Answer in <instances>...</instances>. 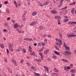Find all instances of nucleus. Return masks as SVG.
I'll return each instance as SVG.
<instances>
[{
  "label": "nucleus",
  "instance_id": "obj_1",
  "mask_svg": "<svg viewBox=\"0 0 76 76\" xmlns=\"http://www.w3.org/2000/svg\"><path fill=\"white\" fill-rule=\"evenodd\" d=\"M56 41H57V42H59V43L61 45H62V41H61V40L58 39V38H56Z\"/></svg>",
  "mask_w": 76,
  "mask_h": 76
},
{
  "label": "nucleus",
  "instance_id": "obj_2",
  "mask_svg": "<svg viewBox=\"0 0 76 76\" xmlns=\"http://www.w3.org/2000/svg\"><path fill=\"white\" fill-rule=\"evenodd\" d=\"M63 1H64V0H61L60 1V4H59V5L58 6V7H61Z\"/></svg>",
  "mask_w": 76,
  "mask_h": 76
},
{
  "label": "nucleus",
  "instance_id": "obj_3",
  "mask_svg": "<svg viewBox=\"0 0 76 76\" xmlns=\"http://www.w3.org/2000/svg\"><path fill=\"white\" fill-rule=\"evenodd\" d=\"M37 21H35L33 23H31L30 24V26H34L35 25V24H37Z\"/></svg>",
  "mask_w": 76,
  "mask_h": 76
},
{
  "label": "nucleus",
  "instance_id": "obj_4",
  "mask_svg": "<svg viewBox=\"0 0 76 76\" xmlns=\"http://www.w3.org/2000/svg\"><path fill=\"white\" fill-rule=\"evenodd\" d=\"M49 3H50V0H48L43 4V6H46V5L48 4H49Z\"/></svg>",
  "mask_w": 76,
  "mask_h": 76
},
{
  "label": "nucleus",
  "instance_id": "obj_5",
  "mask_svg": "<svg viewBox=\"0 0 76 76\" xmlns=\"http://www.w3.org/2000/svg\"><path fill=\"white\" fill-rule=\"evenodd\" d=\"M62 11V12H63V13L64 15H66L67 14V10H63Z\"/></svg>",
  "mask_w": 76,
  "mask_h": 76
},
{
  "label": "nucleus",
  "instance_id": "obj_6",
  "mask_svg": "<svg viewBox=\"0 0 76 76\" xmlns=\"http://www.w3.org/2000/svg\"><path fill=\"white\" fill-rule=\"evenodd\" d=\"M14 3L15 5L16 6V7L17 8L18 7V6H20V4H18L17 5V3H16V1H14Z\"/></svg>",
  "mask_w": 76,
  "mask_h": 76
},
{
  "label": "nucleus",
  "instance_id": "obj_7",
  "mask_svg": "<svg viewBox=\"0 0 76 76\" xmlns=\"http://www.w3.org/2000/svg\"><path fill=\"white\" fill-rule=\"evenodd\" d=\"M49 51L50 50H49V49H48L47 50H45L44 52V54L45 55H47V53H48V52H49Z\"/></svg>",
  "mask_w": 76,
  "mask_h": 76
},
{
  "label": "nucleus",
  "instance_id": "obj_8",
  "mask_svg": "<svg viewBox=\"0 0 76 76\" xmlns=\"http://www.w3.org/2000/svg\"><path fill=\"white\" fill-rule=\"evenodd\" d=\"M16 30L18 31L19 33H24V32H25L24 31H20L18 28H16Z\"/></svg>",
  "mask_w": 76,
  "mask_h": 76
},
{
  "label": "nucleus",
  "instance_id": "obj_9",
  "mask_svg": "<svg viewBox=\"0 0 76 76\" xmlns=\"http://www.w3.org/2000/svg\"><path fill=\"white\" fill-rule=\"evenodd\" d=\"M22 50V49L21 48L19 47L16 49V51H21Z\"/></svg>",
  "mask_w": 76,
  "mask_h": 76
},
{
  "label": "nucleus",
  "instance_id": "obj_10",
  "mask_svg": "<svg viewBox=\"0 0 76 76\" xmlns=\"http://www.w3.org/2000/svg\"><path fill=\"white\" fill-rule=\"evenodd\" d=\"M37 14V12H34L32 14V16H35Z\"/></svg>",
  "mask_w": 76,
  "mask_h": 76
},
{
  "label": "nucleus",
  "instance_id": "obj_11",
  "mask_svg": "<svg viewBox=\"0 0 76 76\" xmlns=\"http://www.w3.org/2000/svg\"><path fill=\"white\" fill-rule=\"evenodd\" d=\"M12 61L14 64L15 66H17V64H16V61H15V60L13 59V60H12Z\"/></svg>",
  "mask_w": 76,
  "mask_h": 76
},
{
  "label": "nucleus",
  "instance_id": "obj_12",
  "mask_svg": "<svg viewBox=\"0 0 76 76\" xmlns=\"http://www.w3.org/2000/svg\"><path fill=\"white\" fill-rule=\"evenodd\" d=\"M0 47H1V48H4V45L3 44H0Z\"/></svg>",
  "mask_w": 76,
  "mask_h": 76
},
{
  "label": "nucleus",
  "instance_id": "obj_13",
  "mask_svg": "<svg viewBox=\"0 0 76 76\" xmlns=\"http://www.w3.org/2000/svg\"><path fill=\"white\" fill-rule=\"evenodd\" d=\"M51 12L53 14H57V12L54 10H53L52 11H51Z\"/></svg>",
  "mask_w": 76,
  "mask_h": 76
},
{
  "label": "nucleus",
  "instance_id": "obj_14",
  "mask_svg": "<svg viewBox=\"0 0 76 76\" xmlns=\"http://www.w3.org/2000/svg\"><path fill=\"white\" fill-rule=\"evenodd\" d=\"M29 49H28V51L29 52H30V53H32V48L31 47V46H29Z\"/></svg>",
  "mask_w": 76,
  "mask_h": 76
},
{
  "label": "nucleus",
  "instance_id": "obj_15",
  "mask_svg": "<svg viewBox=\"0 0 76 76\" xmlns=\"http://www.w3.org/2000/svg\"><path fill=\"white\" fill-rule=\"evenodd\" d=\"M56 44L57 45V47H59L60 48L61 47L60 45V43H58V42H56Z\"/></svg>",
  "mask_w": 76,
  "mask_h": 76
},
{
  "label": "nucleus",
  "instance_id": "obj_16",
  "mask_svg": "<svg viewBox=\"0 0 76 76\" xmlns=\"http://www.w3.org/2000/svg\"><path fill=\"white\" fill-rule=\"evenodd\" d=\"M54 52L56 54V55H60V54L58 53V52H57V51H54Z\"/></svg>",
  "mask_w": 76,
  "mask_h": 76
},
{
  "label": "nucleus",
  "instance_id": "obj_17",
  "mask_svg": "<svg viewBox=\"0 0 76 76\" xmlns=\"http://www.w3.org/2000/svg\"><path fill=\"white\" fill-rule=\"evenodd\" d=\"M74 10H75V8H73L71 11V12L72 13V15H74Z\"/></svg>",
  "mask_w": 76,
  "mask_h": 76
},
{
  "label": "nucleus",
  "instance_id": "obj_18",
  "mask_svg": "<svg viewBox=\"0 0 76 76\" xmlns=\"http://www.w3.org/2000/svg\"><path fill=\"white\" fill-rule=\"evenodd\" d=\"M76 70H75V69H72L71 70H70V72H72V73H75V72H75Z\"/></svg>",
  "mask_w": 76,
  "mask_h": 76
},
{
  "label": "nucleus",
  "instance_id": "obj_19",
  "mask_svg": "<svg viewBox=\"0 0 76 76\" xmlns=\"http://www.w3.org/2000/svg\"><path fill=\"white\" fill-rule=\"evenodd\" d=\"M35 76H39V74L38 73H34Z\"/></svg>",
  "mask_w": 76,
  "mask_h": 76
},
{
  "label": "nucleus",
  "instance_id": "obj_20",
  "mask_svg": "<svg viewBox=\"0 0 76 76\" xmlns=\"http://www.w3.org/2000/svg\"><path fill=\"white\" fill-rule=\"evenodd\" d=\"M65 48L67 50H70V48L67 46L66 47H65Z\"/></svg>",
  "mask_w": 76,
  "mask_h": 76
},
{
  "label": "nucleus",
  "instance_id": "obj_21",
  "mask_svg": "<svg viewBox=\"0 0 76 76\" xmlns=\"http://www.w3.org/2000/svg\"><path fill=\"white\" fill-rule=\"evenodd\" d=\"M28 41H33V39L32 38H28Z\"/></svg>",
  "mask_w": 76,
  "mask_h": 76
},
{
  "label": "nucleus",
  "instance_id": "obj_22",
  "mask_svg": "<svg viewBox=\"0 0 76 76\" xmlns=\"http://www.w3.org/2000/svg\"><path fill=\"white\" fill-rule=\"evenodd\" d=\"M22 50L23 53H26V49H25L23 48Z\"/></svg>",
  "mask_w": 76,
  "mask_h": 76
},
{
  "label": "nucleus",
  "instance_id": "obj_23",
  "mask_svg": "<svg viewBox=\"0 0 76 76\" xmlns=\"http://www.w3.org/2000/svg\"><path fill=\"white\" fill-rule=\"evenodd\" d=\"M47 42V40L46 39H45L44 40V43L45 44Z\"/></svg>",
  "mask_w": 76,
  "mask_h": 76
},
{
  "label": "nucleus",
  "instance_id": "obj_24",
  "mask_svg": "<svg viewBox=\"0 0 76 76\" xmlns=\"http://www.w3.org/2000/svg\"><path fill=\"white\" fill-rule=\"evenodd\" d=\"M67 21H69V19H64V22H67Z\"/></svg>",
  "mask_w": 76,
  "mask_h": 76
},
{
  "label": "nucleus",
  "instance_id": "obj_25",
  "mask_svg": "<svg viewBox=\"0 0 76 76\" xmlns=\"http://www.w3.org/2000/svg\"><path fill=\"white\" fill-rule=\"evenodd\" d=\"M9 50L10 51H13V48H9Z\"/></svg>",
  "mask_w": 76,
  "mask_h": 76
},
{
  "label": "nucleus",
  "instance_id": "obj_26",
  "mask_svg": "<svg viewBox=\"0 0 76 76\" xmlns=\"http://www.w3.org/2000/svg\"><path fill=\"white\" fill-rule=\"evenodd\" d=\"M18 24L17 23H16L14 25V27L15 28H16L18 27Z\"/></svg>",
  "mask_w": 76,
  "mask_h": 76
},
{
  "label": "nucleus",
  "instance_id": "obj_27",
  "mask_svg": "<svg viewBox=\"0 0 76 76\" xmlns=\"http://www.w3.org/2000/svg\"><path fill=\"white\" fill-rule=\"evenodd\" d=\"M7 12L8 14L10 13V11H9V9H8V8L7 9Z\"/></svg>",
  "mask_w": 76,
  "mask_h": 76
},
{
  "label": "nucleus",
  "instance_id": "obj_28",
  "mask_svg": "<svg viewBox=\"0 0 76 76\" xmlns=\"http://www.w3.org/2000/svg\"><path fill=\"white\" fill-rule=\"evenodd\" d=\"M54 69L55 70V71L56 72H58V69H57L56 68H54Z\"/></svg>",
  "mask_w": 76,
  "mask_h": 76
},
{
  "label": "nucleus",
  "instance_id": "obj_29",
  "mask_svg": "<svg viewBox=\"0 0 76 76\" xmlns=\"http://www.w3.org/2000/svg\"><path fill=\"white\" fill-rule=\"evenodd\" d=\"M67 53H68V51H66L63 53V54L64 55H66Z\"/></svg>",
  "mask_w": 76,
  "mask_h": 76
},
{
  "label": "nucleus",
  "instance_id": "obj_30",
  "mask_svg": "<svg viewBox=\"0 0 76 76\" xmlns=\"http://www.w3.org/2000/svg\"><path fill=\"white\" fill-rule=\"evenodd\" d=\"M58 25H61V23H60V20H58Z\"/></svg>",
  "mask_w": 76,
  "mask_h": 76
},
{
  "label": "nucleus",
  "instance_id": "obj_31",
  "mask_svg": "<svg viewBox=\"0 0 76 76\" xmlns=\"http://www.w3.org/2000/svg\"><path fill=\"white\" fill-rule=\"evenodd\" d=\"M12 46H13V45H9V48H12Z\"/></svg>",
  "mask_w": 76,
  "mask_h": 76
},
{
  "label": "nucleus",
  "instance_id": "obj_32",
  "mask_svg": "<svg viewBox=\"0 0 76 76\" xmlns=\"http://www.w3.org/2000/svg\"><path fill=\"white\" fill-rule=\"evenodd\" d=\"M39 28H40V29H42V30H43V29H44V28L42 26H40L39 27Z\"/></svg>",
  "mask_w": 76,
  "mask_h": 76
},
{
  "label": "nucleus",
  "instance_id": "obj_33",
  "mask_svg": "<svg viewBox=\"0 0 76 76\" xmlns=\"http://www.w3.org/2000/svg\"><path fill=\"white\" fill-rule=\"evenodd\" d=\"M23 21H25V20H26V18H25V16H24V17H23Z\"/></svg>",
  "mask_w": 76,
  "mask_h": 76
},
{
  "label": "nucleus",
  "instance_id": "obj_34",
  "mask_svg": "<svg viewBox=\"0 0 76 76\" xmlns=\"http://www.w3.org/2000/svg\"><path fill=\"white\" fill-rule=\"evenodd\" d=\"M72 24H75V25H76V22L72 21Z\"/></svg>",
  "mask_w": 76,
  "mask_h": 76
},
{
  "label": "nucleus",
  "instance_id": "obj_35",
  "mask_svg": "<svg viewBox=\"0 0 76 76\" xmlns=\"http://www.w3.org/2000/svg\"><path fill=\"white\" fill-rule=\"evenodd\" d=\"M76 37V35H71V37Z\"/></svg>",
  "mask_w": 76,
  "mask_h": 76
},
{
  "label": "nucleus",
  "instance_id": "obj_36",
  "mask_svg": "<svg viewBox=\"0 0 76 76\" xmlns=\"http://www.w3.org/2000/svg\"><path fill=\"white\" fill-rule=\"evenodd\" d=\"M67 9V7H65L61 9L60 10H64V9Z\"/></svg>",
  "mask_w": 76,
  "mask_h": 76
},
{
  "label": "nucleus",
  "instance_id": "obj_37",
  "mask_svg": "<svg viewBox=\"0 0 76 76\" xmlns=\"http://www.w3.org/2000/svg\"><path fill=\"white\" fill-rule=\"evenodd\" d=\"M28 5H30V0H28Z\"/></svg>",
  "mask_w": 76,
  "mask_h": 76
},
{
  "label": "nucleus",
  "instance_id": "obj_38",
  "mask_svg": "<svg viewBox=\"0 0 76 76\" xmlns=\"http://www.w3.org/2000/svg\"><path fill=\"white\" fill-rule=\"evenodd\" d=\"M26 64L28 66H31V64L27 62Z\"/></svg>",
  "mask_w": 76,
  "mask_h": 76
},
{
  "label": "nucleus",
  "instance_id": "obj_39",
  "mask_svg": "<svg viewBox=\"0 0 76 76\" xmlns=\"http://www.w3.org/2000/svg\"><path fill=\"white\" fill-rule=\"evenodd\" d=\"M53 57L54 59L56 57V55L54 54H53Z\"/></svg>",
  "mask_w": 76,
  "mask_h": 76
},
{
  "label": "nucleus",
  "instance_id": "obj_40",
  "mask_svg": "<svg viewBox=\"0 0 76 76\" xmlns=\"http://www.w3.org/2000/svg\"><path fill=\"white\" fill-rule=\"evenodd\" d=\"M31 69L33 70H35V69H35V67H34V66H32Z\"/></svg>",
  "mask_w": 76,
  "mask_h": 76
},
{
  "label": "nucleus",
  "instance_id": "obj_41",
  "mask_svg": "<svg viewBox=\"0 0 76 76\" xmlns=\"http://www.w3.org/2000/svg\"><path fill=\"white\" fill-rule=\"evenodd\" d=\"M59 34L60 37L61 38L62 37V34H61V33H60Z\"/></svg>",
  "mask_w": 76,
  "mask_h": 76
},
{
  "label": "nucleus",
  "instance_id": "obj_42",
  "mask_svg": "<svg viewBox=\"0 0 76 76\" xmlns=\"http://www.w3.org/2000/svg\"><path fill=\"white\" fill-rule=\"evenodd\" d=\"M4 26H6V27H8V24H7V23H5L4 24Z\"/></svg>",
  "mask_w": 76,
  "mask_h": 76
},
{
  "label": "nucleus",
  "instance_id": "obj_43",
  "mask_svg": "<svg viewBox=\"0 0 76 76\" xmlns=\"http://www.w3.org/2000/svg\"><path fill=\"white\" fill-rule=\"evenodd\" d=\"M76 31H73L72 32V34H76Z\"/></svg>",
  "mask_w": 76,
  "mask_h": 76
},
{
  "label": "nucleus",
  "instance_id": "obj_44",
  "mask_svg": "<svg viewBox=\"0 0 76 76\" xmlns=\"http://www.w3.org/2000/svg\"><path fill=\"white\" fill-rule=\"evenodd\" d=\"M64 47H67V46L66 45V43L64 42Z\"/></svg>",
  "mask_w": 76,
  "mask_h": 76
},
{
  "label": "nucleus",
  "instance_id": "obj_45",
  "mask_svg": "<svg viewBox=\"0 0 76 76\" xmlns=\"http://www.w3.org/2000/svg\"><path fill=\"white\" fill-rule=\"evenodd\" d=\"M17 27L19 28H21V26H20V25H18V24Z\"/></svg>",
  "mask_w": 76,
  "mask_h": 76
},
{
  "label": "nucleus",
  "instance_id": "obj_46",
  "mask_svg": "<svg viewBox=\"0 0 76 76\" xmlns=\"http://www.w3.org/2000/svg\"><path fill=\"white\" fill-rule=\"evenodd\" d=\"M68 23L69 25H72V22L71 21H69L68 22Z\"/></svg>",
  "mask_w": 76,
  "mask_h": 76
},
{
  "label": "nucleus",
  "instance_id": "obj_47",
  "mask_svg": "<svg viewBox=\"0 0 76 76\" xmlns=\"http://www.w3.org/2000/svg\"><path fill=\"white\" fill-rule=\"evenodd\" d=\"M41 44L42 46H44V45H45L44 43H43V42H41Z\"/></svg>",
  "mask_w": 76,
  "mask_h": 76
},
{
  "label": "nucleus",
  "instance_id": "obj_48",
  "mask_svg": "<svg viewBox=\"0 0 76 76\" xmlns=\"http://www.w3.org/2000/svg\"><path fill=\"white\" fill-rule=\"evenodd\" d=\"M48 68H47L45 69V72H48Z\"/></svg>",
  "mask_w": 76,
  "mask_h": 76
},
{
  "label": "nucleus",
  "instance_id": "obj_49",
  "mask_svg": "<svg viewBox=\"0 0 76 76\" xmlns=\"http://www.w3.org/2000/svg\"><path fill=\"white\" fill-rule=\"evenodd\" d=\"M22 39H20L19 40V42H22Z\"/></svg>",
  "mask_w": 76,
  "mask_h": 76
},
{
  "label": "nucleus",
  "instance_id": "obj_50",
  "mask_svg": "<svg viewBox=\"0 0 76 76\" xmlns=\"http://www.w3.org/2000/svg\"><path fill=\"white\" fill-rule=\"evenodd\" d=\"M23 59H22L20 61V63L22 64V63H23Z\"/></svg>",
  "mask_w": 76,
  "mask_h": 76
},
{
  "label": "nucleus",
  "instance_id": "obj_51",
  "mask_svg": "<svg viewBox=\"0 0 76 76\" xmlns=\"http://www.w3.org/2000/svg\"><path fill=\"white\" fill-rule=\"evenodd\" d=\"M64 61V62H65V63H69V61L67 60H66L65 59Z\"/></svg>",
  "mask_w": 76,
  "mask_h": 76
},
{
  "label": "nucleus",
  "instance_id": "obj_52",
  "mask_svg": "<svg viewBox=\"0 0 76 76\" xmlns=\"http://www.w3.org/2000/svg\"><path fill=\"white\" fill-rule=\"evenodd\" d=\"M64 70H66V71H68V69H67V68H66V67H64Z\"/></svg>",
  "mask_w": 76,
  "mask_h": 76
},
{
  "label": "nucleus",
  "instance_id": "obj_53",
  "mask_svg": "<svg viewBox=\"0 0 76 76\" xmlns=\"http://www.w3.org/2000/svg\"><path fill=\"white\" fill-rule=\"evenodd\" d=\"M67 70H70V67H69V66H68L67 67Z\"/></svg>",
  "mask_w": 76,
  "mask_h": 76
},
{
  "label": "nucleus",
  "instance_id": "obj_54",
  "mask_svg": "<svg viewBox=\"0 0 76 76\" xmlns=\"http://www.w3.org/2000/svg\"><path fill=\"white\" fill-rule=\"evenodd\" d=\"M34 53H35V52L34 51L32 53H31V56H33V55H34Z\"/></svg>",
  "mask_w": 76,
  "mask_h": 76
},
{
  "label": "nucleus",
  "instance_id": "obj_55",
  "mask_svg": "<svg viewBox=\"0 0 76 76\" xmlns=\"http://www.w3.org/2000/svg\"><path fill=\"white\" fill-rule=\"evenodd\" d=\"M68 54H71V52L69 51H68Z\"/></svg>",
  "mask_w": 76,
  "mask_h": 76
},
{
  "label": "nucleus",
  "instance_id": "obj_56",
  "mask_svg": "<svg viewBox=\"0 0 76 76\" xmlns=\"http://www.w3.org/2000/svg\"><path fill=\"white\" fill-rule=\"evenodd\" d=\"M7 54H9V50L7 49Z\"/></svg>",
  "mask_w": 76,
  "mask_h": 76
},
{
  "label": "nucleus",
  "instance_id": "obj_57",
  "mask_svg": "<svg viewBox=\"0 0 76 76\" xmlns=\"http://www.w3.org/2000/svg\"><path fill=\"white\" fill-rule=\"evenodd\" d=\"M38 16L39 18H41L42 16V15H41L40 14L38 15Z\"/></svg>",
  "mask_w": 76,
  "mask_h": 76
},
{
  "label": "nucleus",
  "instance_id": "obj_58",
  "mask_svg": "<svg viewBox=\"0 0 76 76\" xmlns=\"http://www.w3.org/2000/svg\"><path fill=\"white\" fill-rule=\"evenodd\" d=\"M38 62H41V59H38Z\"/></svg>",
  "mask_w": 76,
  "mask_h": 76
},
{
  "label": "nucleus",
  "instance_id": "obj_59",
  "mask_svg": "<svg viewBox=\"0 0 76 76\" xmlns=\"http://www.w3.org/2000/svg\"><path fill=\"white\" fill-rule=\"evenodd\" d=\"M4 3L5 4H7V3H8V2L7 1H5L4 2Z\"/></svg>",
  "mask_w": 76,
  "mask_h": 76
},
{
  "label": "nucleus",
  "instance_id": "obj_60",
  "mask_svg": "<svg viewBox=\"0 0 76 76\" xmlns=\"http://www.w3.org/2000/svg\"><path fill=\"white\" fill-rule=\"evenodd\" d=\"M67 37H68L69 38H70V37H71V35H67Z\"/></svg>",
  "mask_w": 76,
  "mask_h": 76
},
{
  "label": "nucleus",
  "instance_id": "obj_61",
  "mask_svg": "<svg viewBox=\"0 0 76 76\" xmlns=\"http://www.w3.org/2000/svg\"><path fill=\"white\" fill-rule=\"evenodd\" d=\"M43 50H44L43 48H41V49L39 50V51L41 52L42 51H43Z\"/></svg>",
  "mask_w": 76,
  "mask_h": 76
},
{
  "label": "nucleus",
  "instance_id": "obj_62",
  "mask_svg": "<svg viewBox=\"0 0 76 76\" xmlns=\"http://www.w3.org/2000/svg\"><path fill=\"white\" fill-rule=\"evenodd\" d=\"M64 18H66V19H68V17L66 16H64Z\"/></svg>",
  "mask_w": 76,
  "mask_h": 76
},
{
  "label": "nucleus",
  "instance_id": "obj_63",
  "mask_svg": "<svg viewBox=\"0 0 76 76\" xmlns=\"http://www.w3.org/2000/svg\"><path fill=\"white\" fill-rule=\"evenodd\" d=\"M39 54L41 56H42V53H39Z\"/></svg>",
  "mask_w": 76,
  "mask_h": 76
},
{
  "label": "nucleus",
  "instance_id": "obj_64",
  "mask_svg": "<svg viewBox=\"0 0 76 76\" xmlns=\"http://www.w3.org/2000/svg\"><path fill=\"white\" fill-rule=\"evenodd\" d=\"M52 76H56V75H55V74H54V73H53L52 74Z\"/></svg>",
  "mask_w": 76,
  "mask_h": 76
}]
</instances>
